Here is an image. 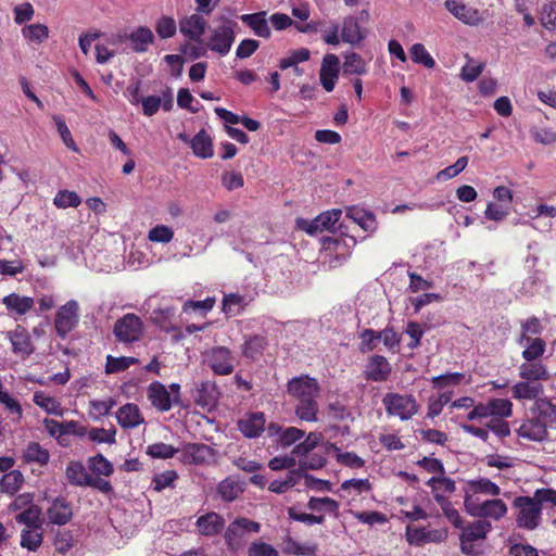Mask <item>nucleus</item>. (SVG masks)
<instances>
[{
	"instance_id": "1",
	"label": "nucleus",
	"mask_w": 556,
	"mask_h": 556,
	"mask_svg": "<svg viewBox=\"0 0 556 556\" xmlns=\"http://www.w3.org/2000/svg\"><path fill=\"white\" fill-rule=\"evenodd\" d=\"M287 393L293 403L294 414L300 420L307 422L318 420L317 399L320 394V386L317 379L307 375L293 377L287 383Z\"/></svg>"
},
{
	"instance_id": "2",
	"label": "nucleus",
	"mask_w": 556,
	"mask_h": 556,
	"mask_svg": "<svg viewBox=\"0 0 556 556\" xmlns=\"http://www.w3.org/2000/svg\"><path fill=\"white\" fill-rule=\"evenodd\" d=\"M217 22L218 24L212 29L207 47L220 55H226L229 53L235 42V29L238 24L225 16L219 17Z\"/></svg>"
},
{
	"instance_id": "3",
	"label": "nucleus",
	"mask_w": 556,
	"mask_h": 556,
	"mask_svg": "<svg viewBox=\"0 0 556 556\" xmlns=\"http://www.w3.org/2000/svg\"><path fill=\"white\" fill-rule=\"evenodd\" d=\"M513 507L517 509L516 526L520 529L533 531L541 526V507L530 496L521 495L515 497Z\"/></svg>"
},
{
	"instance_id": "4",
	"label": "nucleus",
	"mask_w": 556,
	"mask_h": 556,
	"mask_svg": "<svg viewBox=\"0 0 556 556\" xmlns=\"http://www.w3.org/2000/svg\"><path fill=\"white\" fill-rule=\"evenodd\" d=\"M491 529V523L485 520H477L469 523L466 528L463 529L459 538L462 552L470 556H477L481 554V551L477 546L476 542L484 540Z\"/></svg>"
},
{
	"instance_id": "5",
	"label": "nucleus",
	"mask_w": 556,
	"mask_h": 556,
	"mask_svg": "<svg viewBox=\"0 0 556 556\" xmlns=\"http://www.w3.org/2000/svg\"><path fill=\"white\" fill-rule=\"evenodd\" d=\"M382 403L389 415L397 416L402 420L410 419L418 410L417 402L410 394L387 393Z\"/></svg>"
},
{
	"instance_id": "6",
	"label": "nucleus",
	"mask_w": 556,
	"mask_h": 556,
	"mask_svg": "<svg viewBox=\"0 0 556 556\" xmlns=\"http://www.w3.org/2000/svg\"><path fill=\"white\" fill-rule=\"evenodd\" d=\"M113 333L119 342H137L143 334V323L136 314L128 313L115 321Z\"/></svg>"
},
{
	"instance_id": "7",
	"label": "nucleus",
	"mask_w": 556,
	"mask_h": 556,
	"mask_svg": "<svg viewBox=\"0 0 556 556\" xmlns=\"http://www.w3.org/2000/svg\"><path fill=\"white\" fill-rule=\"evenodd\" d=\"M204 361L216 375H230L235 369V358L231 351L226 346H214L206 350Z\"/></svg>"
},
{
	"instance_id": "8",
	"label": "nucleus",
	"mask_w": 556,
	"mask_h": 556,
	"mask_svg": "<svg viewBox=\"0 0 556 556\" xmlns=\"http://www.w3.org/2000/svg\"><path fill=\"white\" fill-rule=\"evenodd\" d=\"M78 323V303L75 300L66 302L55 315L54 326L59 337L65 338Z\"/></svg>"
},
{
	"instance_id": "9",
	"label": "nucleus",
	"mask_w": 556,
	"mask_h": 556,
	"mask_svg": "<svg viewBox=\"0 0 556 556\" xmlns=\"http://www.w3.org/2000/svg\"><path fill=\"white\" fill-rule=\"evenodd\" d=\"M181 452L184 463L203 465L214 460L216 451L204 443H186Z\"/></svg>"
},
{
	"instance_id": "10",
	"label": "nucleus",
	"mask_w": 556,
	"mask_h": 556,
	"mask_svg": "<svg viewBox=\"0 0 556 556\" xmlns=\"http://www.w3.org/2000/svg\"><path fill=\"white\" fill-rule=\"evenodd\" d=\"M507 505L500 498L483 501V504L476 505L468 503L467 513L472 517L491 518L500 520L507 514Z\"/></svg>"
},
{
	"instance_id": "11",
	"label": "nucleus",
	"mask_w": 556,
	"mask_h": 556,
	"mask_svg": "<svg viewBox=\"0 0 556 556\" xmlns=\"http://www.w3.org/2000/svg\"><path fill=\"white\" fill-rule=\"evenodd\" d=\"M260 525L248 518H238L232 521L225 531V541L228 546L236 548L245 533L258 532Z\"/></svg>"
},
{
	"instance_id": "12",
	"label": "nucleus",
	"mask_w": 556,
	"mask_h": 556,
	"mask_svg": "<svg viewBox=\"0 0 556 556\" xmlns=\"http://www.w3.org/2000/svg\"><path fill=\"white\" fill-rule=\"evenodd\" d=\"M340 60L336 54L328 53L324 56L319 72V79L323 88L331 92L339 77Z\"/></svg>"
},
{
	"instance_id": "13",
	"label": "nucleus",
	"mask_w": 556,
	"mask_h": 556,
	"mask_svg": "<svg viewBox=\"0 0 556 556\" xmlns=\"http://www.w3.org/2000/svg\"><path fill=\"white\" fill-rule=\"evenodd\" d=\"M47 517L50 523L56 526H64L73 518V508L71 503L63 496H58L52 500L50 506L47 508Z\"/></svg>"
},
{
	"instance_id": "14",
	"label": "nucleus",
	"mask_w": 556,
	"mask_h": 556,
	"mask_svg": "<svg viewBox=\"0 0 556 556\" xmlns=\"http://www.w3.org/2000/svg\"><path fill=\"white\" fill-rule=\"evenodd\" d=\"M518 437L533 442H543L547 439L546 425L541 418L532 417L523 420L516 429Z\"/></svg>"
},
{
	"instance_id": "15",
	"label": "nucleus",
	"mask_w": 556,
	"mask_h": 556,
	"mask_svg": "<svg viewBox=\"0 0 556 556\" xmlns=\"http://www.w3.org/2000/svg\"><path fill=\"white\" fill-rule=\"evenodd\" d=\"M148 400L159 412L170 410L174 401L167 388L160 381H153L147 389Z\"/></svg>"
},
{
	"instance_id": "16",
	"label": "nucleus",
	"mask_w": 556,
	"mask_h": 556,
	"mask_svg": "<svg viewBox=\"0 0 556 556\" xmlns=\"http://www.w3.org/2000/svg\"><path fill=\"white\" fill-rule=\"evenodd\" d=\"M207 22L200 14H191L179 21V30L188 39L201 42Z\"/></svg>"
},
{
	"instance_id": "17",
	"label": "nucleus",
	"mask_w": 556,
	"mask_h": 556,
	"mask_svg": "<svg viewBox=\"0 0 556 556\" xmlns=\"http://www.w3.org/2000/svg\"><path fill=\"white\" fill-rule=\"evenodd\" d=\"M265 415L261 412L245 414L238 421V429L249 439L258 438L265 430Z\"/></svg>"
},
{
	"instance_id": "18",
	"label": "nucleus",
	"mask_w": 556,
	"mask_h": 556,
	"mask_svg": "<svg viewBox=\"0 0 556 556\" xmlns=\"http://www.w3.org/2000/svg\"><path fill=\"white\" fill-rule=\"evenodd\" d=\"M366 38V31L358 24V18L349 15L343 18L341 26V40L352 46H358Z\"/></svg>"
},
{
	"instance_id": "19",
	"label": "nucleus",
	"mask_w": 556,
	"mask_h": 556,
	"mask_svg": "<svg viewBox=\"0 0 556 556\" xmlns=\"http://www.w3.org/2000/svg\"><path fill=\"white\" fill-rule=\"evenodd\" d=\"M13 353L29 356L34 352V345L26 328L17 325L14 330L8 332Z\"/></svg>"
},
{
	"instance_id": "20",
	"label": "nucleus",
	"mask_w": 556,
	"mask_h": 556,
	"mask_svg": "<svg viewBox=\"0 0 556 556\" xmlns=\"http://www.w3.org/2000/svg\"><path fill=\"white\" fill-rule=\"evenodd\" d=\"M118 425L124 429H132L144 422L137 404L127 403L115 413Z\"/></svg>"
},
{
	"instance_id": "21",
	"label": "nucleus",
	"mask_w": 556,
	"mask_h": 556,
	"mask_svg": "<svg viewBox=\"0 0 556 556\" xmlns=\"http://www.w3.org/2000/svg\"><path fill=\"white\" fill-rule=\"evenodd\" d=\"M240 20L244 25L251 28L255 36L266 39L270 37L271 31L268 25L267 12L260 11L251 14H242Z\"/></svg>"
},
{
	"instance_id": "22",
	"label": "nucleus",
	"mask_w": 556,
	"mask_h": 556,
	"mask_svg": "<svg viewBox=\"0 0 556 556\" xmlns=\"http://www.w3.org/2000/svg\"><path fill=\"white\" fill-rule=\"evenodd\" d=\"M391 370V365L384 356L374 355L368 362L366 378L375 382H382L389 378Z\"/></svg>"
},
{
	"instance_id": "23",
	"label": "nucleus",
	"mask_w": 556,
	"mask_h": 556,
	"mask_svg": "<svg viewBox=\"0 0 556 556\" xmlns=\"http://www.w3.org/2000/svg\"><path fill=\"white\" fill-rule=\"evenodd\" d=\"M197 527L202 535L213 536L223 531L225 520L219 514L211 511L198 518Z\"/></svg>"
},
{
	"instance_id": "24",
	"label": "nucleus",
	"mask_w": 556,
	"mask_h": 556,
	"mask_svg": "<svg viewBox=\"0 0 556 556\" xmlns=\"http://www.w3.org/2000/svg\"><path fill=\"white\" fill-rule=\"evenodd\" d=\"M268 342L265 337L260 334L245 336L244 342L241 345V353L245 358L251 361L258 359L263 353Z\"/></svg>"
},
{
	"instance_id": "25",
	"label": "nucleus",
	"mask_w": 556,
	"mask_h": 556,
	"mask_svg": "<svg viewBox=\"0 0 556 556\" xmlns=\"http://www.w3.org/2000/svg\"><path fill=\"white\" fill-rule=\"evenodd\" d=\"M445 534L440 530H426L425 528L406 529V538L410 544L422 545L427 542H440Z\"/></svg>"
},
{
	"instance_id": "26",
	"label": "nucleus",
	"mask_w": 556,
	"mask_h": 556,
	"mask_svg": "<svg viewBox=\"0 0 556 556\" xmlns=\"http://www.w3.org/2000/svg\"><path fill=\"white\" fill-rule=\"evenodd\" d=\"M125 38L130 41L135 52L142 53L153 42L154 35L149 27L140 26L130 34L125 35Z\"/></svg>"
},
{
	"instance_id": "27",
	"label": "nucleus",
	"mask_w": 556,
	"mask_h": 556,
	"mask_svg": "<svg viewBox=\"0 0 556 556\" xmlns=\"http://www.w3.org/2000/svg\"><path fill=\"white\" fill-rule=\"evenodd\" d=\"M193 397L197 404L202 407L214 405L217 399V390L215 383L208 380L195 383Z\"/></svg>"
},
{
	"instance_id": "28",
	"label": "nucleus",
	"mask_w": 556,
	"mask_h": 556,
	"mask_svg": "<svg viewBox=\"0 0 556 556\" xmlns=\"http://www.w3.org/2000/svg\"><path fill=\"white\" fill-rule=\"evenodd\" d=\"M190 147L193 154L200 159H210L214 154L212 138L204 129L190 140Z\"/></svg>"
},
{
	"instance_id": "29",
	"label": "nucleus",
	"mask_w": 556,
	"mask_h": 556,
	"mask_svg": "<svg viewBox=\"0 0 556 556\" xmlns=\"http://www.w3.org/2000/svg\"><path fill=\"white\" fill-rule=\"evenodd\" d=\"M243 485L240 483L239 479L233 476L227 477L217 485V493L225 502H233L243 493Z\"/></svg>"
},
{
	"instance_id": "30",
	"label": "nucleus",
	"mask_w": 556,
	"mask_h": 556,
	"mask_svg": "<svg viewBox=\"0 0 556 556\" xmlns=\"http://www.w3.org/2000/svg\"><path fill=\"white\" fill-rule=\"evenodd\" d=\"M2 303L11 314L24 315L34 307V299L11 293L2 299Z\"/></svg>"
},
{
	"instance_id": "31",
	"label": "nucleus",
	"mask_w": 556,
	"mask_h": 556,
	"mask_svg": "<svg viewBox=\"0 0 556 556\" xmlns=\"http://www.w3.org/2000/svg\"><path fill=\"white\" fill-rule=\"evenodd\" d=\"M445 8L459 21L475 25L479 22L478 12L455 0H446Z\"/></svg>"
},
{
	"instance_id": "32",
	"label": "nucleus",
	"mask_w": 556,
	"mask_h": 556,
	"mask_svg": "<svg viewBox=\"0 0 556 556\" xmlns=\"http://www.w3.org/2000/svg\"><path fill=\"white\" fill-rule=\"evenodd\" d=\"M533 410L536 412V418H541L546 428L556 424V403L543 397L536 399Z\"/></svg>"
},
{
	"instance_id": "33",
	"label": "nucleus",
	"mask_w": 556,
	"mask_h": 556,
	"mask_svg": "<svg viewBox=\"0 0 556 556\" xmlns=\"http://www.w3.org/2000/svg\"><path fill=\"white\" fill-rule=\"evenodd\" d=\"M65 476L70 484L75 486H87L90 483V475L80 462H70L66 466Z\"/></svg>"
},
{
	"instance_id": "34",
	"label": "nucleus",
	"mask_w": 556,
	"mask_h": 556,
	"mask_svg": "<svg viewBox=\"0 0 556 556\" xmlns=\"http://www.w3.org/2000/svg\"><path fill=\"white\" fill-rule=\"evenodd\" d=\"M346 216L353 219L365 231H375L377 227L376 217L371 212L351 207L348 210Z\"/></svg>"
},
{
	"instance_id": "35",
	"label": "nucleus",
	"mask_w": 556,
	"mask_h": 556,
	"mask_svg": "<svg viewBox=\"0 0 556 556\" xmlns=\"http://www.w3.org/2000/svg\"><path fill=\"white\" fill-rule=\"evenodd\" d=\"M521 332L519 338L517 339V343L519 345H526V343L530 342L531 336H539L543 331V327L538 317L532 316L526 320L520 321Z\"/></svg>"
},
{
	"instance_id": "36",
	"label": "nucleus",
	"mask_w": 556,
	"mask_h": 556,
	"mask_svg": "<svg viewBox=\"0 0 556 556\" xmlns=\"http://www.w3.org/2000/svg\"><path fill=\"white\" fill-rule=\"evenodd\" d=\"M519 375L528 381H540L548 379V372L541 363L527 362L519 367Z\"/></svg>"
},
{
	"instance_id": "37",
	"label": "nucleus",
	"mask_w": 556,
	"mask_h": 556,
	"mask_svg": "<svg viewBox=\"0 0 556 556\" xmlns=\"http://www.w3.org/2000/svg\"><path fill=\"white\" fill-rule=\"evenodd\" d=\"M43 533L41 528L24 529L21 532V546L30 552H36L42 544Z\"/></svg>"
},
{
	"instance_id": "38",
	"label": "nucleus",
	"mask_w": 556,
	"mask_h": 556,
	"mask_svg": "<svg viewBox=\"0 0 556 556\" xmlns=\"http://www.w3.org/2000/svg\"><path fill=\"white\" fill-rule=\"evenodd\" d=\"M543 392L540 383L530 384L527 381L518 382L513 388V396L519 400H535Z\"/></svg>"
},
{
	"instance_id": "39",
	"label": "nucleus",
	"mask_w": 556,
	"mask_h": 556,
	"mask_svg": "<svg viewBox=\"0 0 556 556\" xmlns=\"http://www.w3.org/2000/svg\"><path fill=\"white\" fill-rule=\"evenodd\" d=\"M467 488H469V492L471 493H478V494H485V495H492L497 496L501 493L500 486L492 482L488 478H480L477 480H469L466 484Z\"/></svg>"
},
{
	"instance_id": "40",
	"label": "nucleus",
	"mask_w": 556,
	"mask_h": 556,
	"mask_svg": "<svg viewBox=\"0 0 556 556\" xmlns=\"http://www.w3.org/2000/svg\"><path fill=\"white\" fill-rule=\"evenodd\" d=\"M40 516H41V508L37 505H31L24 511L16 515L15 520L17 523L27 526L28 529L41 528L42 520L40 519Z\"/></svg>"
},
{
	"instance_id": "41",
	"label": "nucleus",
	"mask_w": 556,
	"mask_h": 556,
	"mask_svg": "<svg viewBox=\"0 0 556 556\" xmlns=\"http://www.w3.org/2000/svg\"><path fill=\"white\" fill-rule=\"evenodd\" d=\"M23 482L24 478L21 471L11 470L0 480V492L13 495L21 489Z\"/></svg>"
},
{
	"instance_id": "42",
	"label": "nucleus",
	"mask_w": 556,
	"mask_h": 556,
	"mask_svg": "<svg viewBox=\"0 0 556 556\" xmlns=\"http://www.w3.org/2000/svg\"><path fill=\"white\" fill-rule=\"evenodd\" d=\"M24 459L27 463L47 465L50 460V454L48 450L43 448L39 443L30 442L24 452Z\"/></svg>"
},
{
	"instance_id": "43",
	"label": "nucleus",
	"mask_w": 556,
	"mask_h": 556,
	"mask_svg": "<svg viewBox=\"0 0 556 556\" xmlns=\"http://www.w3.org/2000/svg\"><path fill=\"white\" fill-rule=\"evenodd\" d=\"M343 73L364 75L367 73L366 62L358 53L351 52L344 56Z\"/></svg>"
},
{
	"instance_id": "44",
	"label": "nucleus",
	"mask_w": 556,
	"mask_h": 556,
	"mask_svg": "<svg viewBox=\"0 0 556 556\" xmlns=\"http://www.w3.org/2000/svg\"><path fill=\"white\" fill-rule=\"evenodd\" d=\"M43 425L49 434L56 438H61L62 435L65 434H71L72 432H75V429L77 428L76 421L59 422L56 420L48 418L43 420Z\"/></svg>"
},
{
	"instance_id": "45",
	"label": "nucleus",
	"mask_w": 556,
	"mask_h": 556,
	"mask_svg": "<svg viewBox=\"0 0 556 556\" xmlns=\"http://www.w3.org/2000/svg\"><path fill=\"white\" fill-rule=\"evenodd\" d=\"M139 362L136 357L121 356L114 357L112 355L106 356L105 364V372L106 374H116L122 372L128 369L131 365H135Z\"/></svg>"
},
{
	"instance_id": "46",
	"label": "nucleus",
	"mask_w": 556,
	"mask_h": 556,
	"mask_svg": "<svg viewBox=\"0 0 556 556\" xmlns=\"http://www.w3.org/2000/svg\"><path fill=\"white\" fill-rule=\"evenodd\" d=\"M88 468L94 475L109 477L113 473L114 467L102 454H97L87 459Z\"/></svg>"
},
{
	"instance_id": "47",
	"label": "nucleus",
	"mask_w": 556,
	"mask_h": 556,
	"mask_svg": "<svg viewBox=\"0 0 556 556\" xmlns=\"http://www.w3.org/2000/svg\"><path fill=\"white\" fill-rule=\"evenodd\" d=\"M307 508L313 511H328L336 517L339 515V503L330 497H311Z\"/></svg>"
},
{
	"instance_id": "48",
	"label": "nucleus",
	"mask_w": 556,
	"mask_h": 556,
	"mask_svg": "<svg viewBox=\"0 0 556 556\" xmlns=\"http://www.w3.org/2000/svg\"><path fill=\"white\" fill-rule=\"evenodd\" d=\"M323 440L320 432H309L303 442L296 444L292 450L293 456H306Z\"/></svg>"
},
{
	"instance_id": "49",
	"label": "nucleus",
	"mask_w": 556,
	"mask_h": 556,
	"mask_svg": "<svg viewBox=\"0 0 556 556\" xmlns=\"http://www.w3.org/2000/svg\"><path fill=\"white\" fill-rule=\"evenodd\" d=\"M525 350L522 351V357L527 362H534L539 359L545 352L546 343L541 338L531 339L530 342L526 343Z\"/></svg>"
},
{
	"instance_id": "50",
	"label": "nucleus",
	"mask_w": 556,
	"mask_h": 556,
	"mask_svg": "<svg viewBox=\"0 0 556 556\" xmlns=\"http://www.w3.org/2000/svg\"><path fill=\"white\" fill-rule=\"evenodd\" d=\"M244 298L237 293H229L224 295L223 312L227 315H239L244 307Z\"/></svg>"
},
{
	"instance_id": "51",
	"label": "nucleus",
	"mask_w": 556,
	"mask_h": 556,
	"mask_svg": "<svg viewBox=\"0 0 556 556\" xmlns=\"http://www.w3.org/2000/svg\"><path fill=\"white\" fill-rule=\"evenodd\" d=\"M33 401L37 406L43 408L48 414L62 415L60 403L54 397L48 396L41 391L34 393Z\"/></svg>"
},
{
	"instance_id": "52",
	"label": "nucleus",
	"mask_w": 556,
	"mask_h": 556,
	"mask_svg": "<svg viewBox=\"0 0 556 556\" xmlns=\"http://www.w3.org/2000/svg\"><path fill=\"white\" fill-rule=\"evenodd\" d=\"M53 203L59 208L77 207L81 203V199L74 191L61 190L54 197Z\"/></svg>"
},
{
	"instance_id": "53",
	"label": "nucleus",
	"mask_w": 556,
	"mask_h": 556,
	"mask_svg": "<svg viewBox=\"0 0 556 556\" xmlns=\"http://www.w3.org/2000/svg\"><path fill=\"white\" fill-rule=\"evenodd\" d=\"M410 56L415 63L422 64L427 68L435 65L434 59L429 54L422 43H414L410 48Z\"/></svg>"
},
{
	"instance_id": "54",
	"label": "nucleus",
	"mask_w": 556,
	"mask_h": 556,
	"mask_svg": "<svg viewBox=\"0 0 556 556\" xmlns=\"http://www.w3.org/2000/svg\"><path fill=\"white\" fill-rule=\"evenodd\" d=\"M177 452L178 448L163 442L153 443L147 447V454L152 458H172Z\"/></svg>"
},
{
	"instance_id": "55",
	"label": "nucleus",
	"mask_w": 556,
	"mask_h": 556,
	"mask_svg": "<svg viewBox=\"0 0 556 556\" xmlns=\"http://www.w3.org/2000/svg\"><path fill=\"white\" fill-rule=\"evenodd\" d=\"M115 435L116 429L114 427L110 429L91 428L90 430H88L89 439L96 443L114 444L116 442Z\"/></svg>"
},
{
	"instance_id": "56",
	"label": "nucleus",
	"mask_w": 556,
	"mask_h": 556,
	"mask_svg": "<svg viewBox=\"0 0 556 556\" xmlns=\"http://www.w3.org/2000/svg\"><path fill=\"white\" fill-rule=\"evenodd\" d=\"M485 67L484 63L476 62L473 59H469L467 63L462 67L460 78L464 81H475Z\"/></svg>"
},
{
	"instance_id": "57",
	"label": "nucleus",
	"mask_w": 556,
	"mask_h": 556,
	"mask_svg": "<svg viewBox=\"0 0 556 556\" xmlns=\"http://www.w3.org/2000/svg\"><path fill=\"white\" fill-rule=\"evenodd\" d=\"M155 30L162 39H168L175 36L177 25L173 17L162 16L156 21Z\"/></svg>"
},
{
	"instance_id": "58",
	"label": "nucleus",
	"mask_w": 556,
	"mask_h": 556,
	"mask_svg": "<svg viewBox=\"0 0 556 556\" xmlns=\"http://www.w3.org/2000/svg\"><path fill=\"white\" fill-rule=\"evenodd\" d=\"M468 165V157L462 156L459 157L453 165L445 167L437 174V179L444 181L451 178L456 177L459 173H462L466 166Z\"/></svg>"
},
{
	"instance_id": "59",
	"label": "nucleus",
	"mask_w": 556,
	"mask_h": 556,
	"mask_svg": "<svg viewBox=\"0 0 556 556\" xmlns=\"http://www.w3.org/2000/svg\"><path fill=\"white\" fill-rule=\"evenodd\" d=\"M53 121L55 122L56 129L60 134V137L63 143L71 149L72 151H78L77 146L72 137V134L62 116L53 115Z\"/></svg>"
},
{
	"instance_id": "60",
	"label": "nucleus",
	"mask_w": 556,
	"mask_h": 556,
	"mask_svg": "<svg viewBox=\"0 0 556 556\" xmlns=\"http://www.w3.org/2000/svg\"><path fill=\"white\" fill-rule=\"evenodd\" d=\"M305 437V431L296 427H288L283 429L278 443L281 447L286 448L302 440Z\"/></svg>"
},
{
	"instance_id": "61",
	"label": "nucleus",
	"mask_w": 556,
	"mask_h": 556,
	"mask_svg": "<svg viewBox=\"0 0 556 556\" xmlns=\"http://www.w3.org/2000/svg\"><path fill=\"white\" fill-rule=\"evenodd\" d=\"M361 344L359 351L362 353L371 352L376 349L378 342V331L367 328L359 333Z\"/></svg>"
},
{
	"instance_id": "62",
	"label": "nucleus",
	"mask_w": 556,
	"mask_h": 556,
	"mask_svg": "<svg viewBox=\"0 0 556 556\" xmlns=\"http://www.w3.org/2000/svg\"><path fill=\"white\" fill-rule=\"evenodd\" d=\"M148 238L152 242L168 243L174 238V231L168 226L156 225L149 231Z\"/></svg>"
},
{
	"instance_id": "63",
	"label": "nucleus",
	"mask_w": 556,
	"mask_h": 556,
	"mask_svg": "<svg viewBox=\"0 0 556 556\" xmlns=\"http://www.w3.org/2000/svg\"><path fill=\"white\" fill-rule=\"evenodd\" d=\"M530 498H532L541 509L544 504H549L551 507L556 506V491L553 489H538Z\"/></svg>"
},
{
	"instance_id": "64",
	"label": "nucleus",
	"mask_w": 556,
	"mask_h": 556,
	"mask_svg": "<svg viewBox=\"0 0 556 556\" xmlns=\"http://www.w3.org/2000/svg\"><path fill=\"white\" fill-rule=\"evenodd\" d=\"M541 23L544 28L556 30V1H552L543 7Z\"/></svg>"
}]
</instances>
